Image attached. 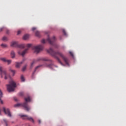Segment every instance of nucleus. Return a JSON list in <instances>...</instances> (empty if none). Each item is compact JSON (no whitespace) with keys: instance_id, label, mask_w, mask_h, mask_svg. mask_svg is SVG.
<instances>
[{"instance_id":"obj_2","label":"nucleus","mask_w":126,"mask_h":126,"mask_svg":"<svg viewBox=\"0 0 126 126\" xmlns=\"http://www.w3.org/2000/svg\"><path fill=\"white\" fill-rule=\"evenodd\" d=\"M39 61H43L44 62H49L50 63V64H46V66L47 67H49V68H50L51 69H54L55 67H57V66L54 64V63H53V61H52L51 60L47 59L46 58H38L37 60H33L32 61V63H31V67H33V64H34V63H37V62H39Z\"/></svg>"},{"instance_id":"obj_35","label":"nucleus","mask_w":126,"mask_h":126,"mask_svg":"<svg viewBox=\"0 0 126 126\" xmlns=\"http://www.w3.org/2000/svg\"><path fill=\"white\" fill-rule=\"evenodd\" d=\"M14 99L15 101H16V102H17L18 100H17V98H16V97H15Z\"/></svg>"},{"instance_id":"obj_34","label":"nucleus","mask_w":126,"mask_h":126,"mask_svg":"<svg viewBox=\"0 0 126 126\" xmlns=\"http://www.w3.org/2000/svg\"><path fill=\"white\" fill-rule=\"evenodd\" d=\"M23 93H20V96H23Z\"/></svg>"},{"instance_id":"obj_36","label":"nucleus","mask_w":126,"mask_h":126,"mask_svg":"<svg viewBox=\"0 0 126 126\" xmlns=\"http://www.w3.org/2000/svg\"><path fill=\"white\" fill-rule=\"evenodd\" d=\"M8 33H9V31L7 30V31H6V33H7V34H8Z\"/></svg>"},{"instance_id":"obj_16","label":"nucleus","mask_w":126,"mask_h":126,"mask_svg":"<svg viewBox=\"0 0 126 126\" xmlns=\"http://www.w3.org/2000/svg\"><path fill=\"white\" fill-rule=\"evenodd\" d=\"M28 38H29V34H25V35H24L23 39V40H27Z\"/></svg>"},{"instance_id":"obj_11","label":"nucleus","mask_w":126,"mask_h":126,"mask_svg":"<svg viewBox=\"0 0 126 126\" xmlns=\"http://www.w3.org/2000/svg\"><path fill=\"white\" fill-rule=\"evenodd\" d=\"M27 51H28V48L25 49L24 51H23L22 52H21V51H18V54L19 55H21V56H22V57H24V55H25V54H26L27 53Z\"/></svg>"},{"instance_id":"obj_20","label":"nucleus","mask_w":126,"mask_h":126,"mask_svg":"<svg viewBox=\"0 0 126 126\" xmlns=\"http://www.w3.org/2000/svg\"><path fill=\"white\" fill-rule=\"evenodd\" d=\"M3 121L4 123H5V126H8V125H7L8 121H7V120L6 119H3Z\"/></svg>"},{"instance_id":"obj_8","label":"nucleus","mask_w":126,"mask_h":126,"mask_svg":"<svg viewBox=\"0 0 126 126\" xmlns=\"http://www.w3.org/2000/svg\"><path fill=\"white\" fill-rule=\"evenodd\" d=\"M34 49L36 53H39L40 51H42V50L44 49V46L43 45H39L36 46H35Z\"/></svg>"},{"instance_id":"obj_15","label":"nucleus","mask_w":126,"mask_h":126,"mask_svg":"<svg viewBox=\"0 0 126 126\" xmlns=\"http://www.w3.org/2000/svg\"><path fill=\"white\" fill-rule=\"evenodd\" d=\"M11 57L12 59H14V58H15V53L14 52V51H12L11 52Z\"/></svg>"},{"instance_id":"obj_4","label":"nucleus","mask_w":126,"mask_h":126,"mask_svg":"<svg viewBox=\"0 0 126 126\" xmlns=\"http://www.w3.org/2000/svg\"><path fill=\"white\" fill-rule=\"evenodd\" d=\"M9 83V85H7V89L8 92H12L14 91V88L16 87V83L13 80L10 81Z\"/></svg>"},{"instance_id":"obj_6","label":"nucleus","mask_w":126,"mask_h":126,"mask_svg":"<svg viewBox=\"0 0 126 126\" xmlns=\"http://www.w3.org/2000/svg\"><path fill=\"white\" fill-rule=\"evenodd\" d=\"M11 46V47H18V48H20V49H24V48H25L24 44H18V42L16 41L12 42Z\"/></svg>"},{"instance_id":"obj_27","label":"nucleus","mask_w":126,"mask_h":126,"mask_svg":"<svg viewBox=\"0 0 126 126\" xmlns=\"http://www.w3.org/2000/svg\"><path fill=\"white\" fill-rule=\"evenodd\" d=\"M41 43H42V44H46V40H45V39H42V40H41Z\"/></svg>"},{"instance_id":"obj_3","label":"nucleus","mask_w":126,"mask_h":126,"mask_svg":"<svg viewBox=\"0 0 126 126\" xmlns=\"http://www.w3.org/2000/svg\"><path fill=\"white\" fill-rule=\"evenodd\" d=\"M25 100L26 101L25 102H24L22 104L20 103H17L16 104H15L14 107L15 108L17 107H20V106H22L27 112H29L30 111V107L28 106V103L27 102H31V98H30V96H28V97L25 98Z\"/></svg>"},{"instance_id":"obj_39","label":"nucleus","mask_w":126,"mask_h":126,"mask_svg":"<svg viewBox=\"0 0 126 126\" xmlns=\"http://www.w3.org/2000/svg\"><path fill=\"white\" fill-rule=\"evenodd\" d=\"M62 48H63V49H64V46H63V47H62Z\"/></svg>"},{"instance_id":"obj_23","label":"nucleus","mask_w":126,"mask_h":126,"mask_svg":"<svg viewBox=\"0 0 126 126\" xmlns=\"http://www.w3.org/2000/svg\"><path fill=\"white\" fill-rule=\"evenodd\" d=\"M1 47H2V48H6V47H7V45L6 44H1Z\"/></svg>"},{"instance_id":"obj_24","label":"nucleus","mask_w":126,"mask_h":126,"mask_svg":"<svg viewBox=\"0 0 126 126\" xmlns=\"http://www.w3.org/2000/svg\"><path fill=\"white\" fill-rule=\"evenodd\" d=\"M9 70L11 72H12L13 75H14V74L15 73V70H12L11 69H10Z\"/></svg>"},{"instance_id":"obj_26","label":"nucleus","mask_w":126,"mask_h":126,"mask_svg":"<svg viewBox=\"0 0 126 126\" xmlns=\"http://www.w3.org/2000/svg\"><path fill=\"white\" fill-rule=\"evenodd\" d=\"M32 46V44H27V48H31V47Z\"/></svg>"},{"instance_id":"obj_37","label":"nucleus","mask_w":126,"mask_h":126,"mask_svg":"<svg viewBox=\"0 0 126 126\" xmlns=\"http://www.w3.org/2000/svg\"><path fill=\"white\" fill-rule=\"evenodd\" d=\"M38 123H39V124H41V120H38Z\"/></svg>"},{"instance_id":"obj_31","label":"nucleus","mask_w":126,"mask_h":126,"mask_svg":"<svg viewBox=\"0 0 126 126\" xmlns=\"http://www.w3.org/2000/svg\"><path fill=\"white\" fill-rule=\"evenodd\" d=\"M63 33L64 35H65V36H66V32H65V31H64V30H63Z\"/></svg>"},{"instance_id":"obj_7","label":"nucleus","mask_w":126,"mask_h":126,"mask_svg":"<svg viewBox=\"0 0 126 126\" xmlns=\"http://www.w3.org/2000/svg\"><path fill=\"white\" fill-rule=\"evenodd\" d=\"M21 118H23V120H28L30 122H32V123H34V119L32 117H29L26 115H21Z\"/></svg>"},{"instance_id":"obj_38","label":"nucleus","mask_w":126,"mask_h":126,"mask_svg":"<svg viewBox=\"0 0 126 126\" xmlns=\"http://www.w3.org/2000/svg\"><path fill=\"white\" fill-rule=\"evenodd\" d=\"M0 116H1V113L0 112Z\"/></svg>"},{"instance_id":"obj_10","label":"nucleus","mask_w":126,"mask_h":126,"mask_svg":"<svg viewBox=\"0 0 126 126\" xmlns=\"http://www.w3.org/2000/svg\"><path fill=\"white\" fill-rule=\"evenodd\" d=\"M47 41H48V42L49 43V44H50V45H54L55 41H56V37L53 36L52 39L48 37L47 39Z\"/></svg>"},{"instance_id":"obj_22","label":"nucleus","mask_w":126,"mask_h":126,"mask_svg":"<svg viewBox=\"0 0 126 126\" xmlns=\"http://www.w3.org/2000/svg\"><path fill=\"white\" fill-rule=\"evenodd\" d=\"M2 40L4 41H7L8 39H7V37H6V36H4L3 37V38H2Z\"/></svg>"},{"instance_id":"obj_25","label":"nucleus","mask_w":126,"mask_h":126,"mask_svg":"<svg viewBox=\"0 0 126 126\" xmlns=\"http://www.w3.org/2000/svg\"><path fill=\"white\" fill-rule=\"evenodd\" d=\"M8 64H10V63H11V60H6V62Z\"/></svg>"},{"instance_id":"obj_33","label":"nucleus","mask_w":126,"mask_h":126,"mask_svg":"<svg viewBox=\"0 0 126 126\" xmlns=\"http://www.w3.org/2000/svg\"><path fill=\"white\" fill-rule=\"evenodd\" d=\"M34 30H36V28L34 27L32 28V31H34Z\"/></svg>"},{"instance_id":"obj_17","label":"nucleus","mask_w":126,"mask_h":126,"mask_svg":"<svg viewBox=\"0 0 126 126\" xmlns=\"http://www.w3.org/2000/svg\"><path fill=\"white\" fill-rule=\"evenodd\" d=\"M7 60L6 59H5V58H0V61H1L3 63H6Z\"/></svg>"},{"instance_id":"obj_9","label":"nucleus","mask_w":126,"mask_h":126,"mask_svg":"<svg viewBox=\"0 0 126 126\" xmlns=\"http://www.w3.org/2000/svg\"><path fill=\"white\" fill-rule=\"evenodd\" d=\"M3 111L4 112L5 115H7L8 117H11V113H10V111L8 108H5V107H3Z\"/></svg>"},{"instance_id":"obj_13","label":"nucleus","mask_w":126,"mask_h":126,"mask_svg":"<svg viewBox=\"0 0 126 126\" xmlns=\"http://www.w3.org/2000/svg\"><path fill=\"white\" fill-rule=\"evenodd\" d=\"M23 63V62H22L21 63H18V62L16 63V67H17V68H19V67H20V66Z\"/></svg>"},{"instance_id":"obj_18","label":"nucleus","mask_w":126,"mask_h":126,"mask_svg":"<svg viewBox=\"0 0 126 126\" xmlns=\"http://www.w3.org/2000/svg\"><path fill=\"white\" fill-rule=\"evenodd\" d=\"M21 80L23 82L25 81V79L24 78V76L23 75H21Z\"/></svg>"},{"instance_id":"obj_21","label":"nucleus","mask_w":126,"mask_h":126,"mask_svg":"<svg viewBox=\"0 0 126 126\" xmlns=\"http://www.w3.org/2000/svg\"><path fill=\"white\" fill-rule=\"evenodd\" d=\"M27 67V65H25V66H24L22 68V71H25V70H26Z\"/></svg>"},{"instance_id":"obj_29","label":"nucleus","mask_w":126,"mask_h":126,"mask_svg":"<svg viewBox=\"0 0 126 126\" xmlns=\"http://www.w3.org/2000/svg\"><path fill=\"white\" fill-rule=\"evenodd\" d=\"M69 53L71 57H73V53H72V52L70 51Z\"/></svg>"},{"instance_id":"obj_30","label":"nucleus","mask_w":126,"mask_h":126,"mask_svg":"<svg viewBox=\"0 0 126 126\" xmlns=\"http://www.w3.org/2000/svg\"><path fill=\"white\" fill-rule=\"evenodd\" d=\"M4 29V27L0 28V32H1Z\"/></svg>"},{"instance_id":"obj_14","label":"nucleus","mask_w":126,"mask_h":126,"mask_svg":"<svg viewBox=\"0 0 126 126\" xmlns=\"http://www.w3.org/2000/svg\"><path fill=\"white\" fill-rule=\"evenodd\" d=\"M1 98H2V92H1V91L0 90V102L1 104H3V101L1 100Z\"/></svg>"},{"instance_id":"obj_12","label":"nucleus","mask_w":126,"mask_h":126,"mask_svg":"<svg viewBox=\"0 0 126 126\" xmlns=\"http://www.w3.org/2000/svg\"><path fill=\"white\" fill-rule=\"evenodd\" d=\"M42 65H39L37 66H36L32 73V78H33V76H34V74H35V73L36 72V71L37 70V69H38V68H39V67H41V66H42Z\"/></svg>"},{"instance_id":"obj_32","label":"nucleus","mask_w":126,"mask_h":126,"mask_svg":"<svg viewBox=\"0 0 126 126\" xmlns=\"http://www.w3.org/2000/svg\"><path fill=\"white\" fill-rule=\"evenodd\" d=\"M20 33H21V31H19L17 32V35H19V34H20Z\"/></svg>"},{"instance_id":"obj_28","label":"nucleus","mask_w":126,"mask_h":126,"mask_svg":"<svg viewBox=\"0 0 126 126\" xmlns=\"http://www.w3.org/2000/svg\"><path fill=\"white\" fill-rule=\"evenodd\" d=\"M54 47H55V48H56L57 49H58V48H59V45L54 44Z\"/></svg>"},{"instance_id":"obj_5","label":"nucleus","mask_w":126,"mask_h":126,"mask_svg":"<svg viewBox=\"0 0 126 126\" xmlns=\"http://www.w3.org/2000/svg\"><path fill=\"white\" fill-rule=\"evenodd\" d=\"M0 74L1 78H2V77H3V75H4V79H7V76H8V75L7 74V73H6V71L2 70V66H0Z\"/></svg>"},{"instance_id":"obj_19","label":"nucleus","mask_w":126,"mask_h":126,"mask_svg":"<svg viewBox=\"0 0 126 126\" xmlns=\"http://www.w3.org/2000/svg\"><path fill=\"white\" fill-rule=\"evenodd\" d=\"M35 35L37 36V37H40V32L36 31L35 32Z\"/></svg>"},{"instance_id":"obj_1","label":"nucleus","mask_w":126,"mask_h":126,"mask_svg":"<svg viewBox=\"0 0 126 126\" xmlns=\"http://www.w3.org/2000/svg\"><path fill=\"white\" fill-rule=\"evenodd\" d=\"M48 53L50 54L52 57H54L56 60H57L58 62L62 65H63L62 61L60 58H59V56L61 58L63 61L65 63L67 64V65H69L68 64V59L64 56V55L62 53L59 51L55 52L54 50L52 48H50L49 50H47Z\"/></svg>"}]
</instances>
